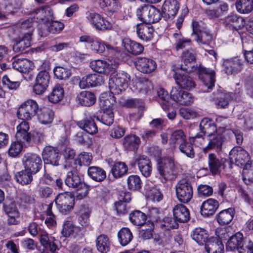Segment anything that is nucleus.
<instances>
[{
    "mask_svg": "<svg viewBox=\"0 0 253 253\" xmlns=\"http://www.w3.org/2000/svg\"><path fill=\"white\" fill-rule=\"evenodd\" d=\"M17 27L20 32L25 33L22 39L17 41L13 46L14 52H18L30 46L31 37L34 31V22L32 19H28L19 23Z\"/></svg>",
    "mask_w": 253,
    "mask_h": 253,
    "instance_id": "nucleus-1",
    "label": "nucleus"
},
{
    "mask_svg": "<svg viewBox=\"0 0 253 253\" xmlns=\"http://www.w3.org/2000/svg\"><path fill=\"white\" fill-rule=\"evenodd\" d=\"M196 61L195 54L191 51L186 50L183 52L181 55V62L180 68L182 70L187 73H192L197 71L199 79L205 84L206 71L204 67L194 65Z\"/></svg>",
    "mask_w": 253,
    "mask_h": 253,
    "instance_id": "nucleus-2",
    "label": "nucleus"
},
{
    "mask_svg": "<svg viewBox=\"0 0 253 253\" xmlns=\"http://www.w3.org/2000/svg\"><path fill=\"white\" fill-rule=\"evenodd\" d=\"M130 76L126 72H112L109 80V88L111 93L118 94L128 86Z\"/></svg>",
    "mask_w": 253,
    "mask_h": 253,
    "instance_id": "nucleus-3",
    "label": "nucleus"
},
{
    "mask_svg": "<svg viewBox=\"0 0 253 253\" xmlns=\"http://www.w3.org/2000/svg\"><path fill=\"white\" fill-rule=\"evenodd\" d=\"M158 173L156 176L163 183L170 179L175 171V166L173 159L171 157H165L158 161L157 165Z\"/></svg>",
    "mask_w": 253,
    "mask_h": 253,
    "instance_id": "nucleus-4",
    "label": "nucleus"
},
{
    "mask_svg": "<svg viewBox=\"0 0 253 253\" xmlns=\"http://www.w3.org/2000/svg\"><path fill=\"white\" fill-rule=\"evenodd\" d=\"M39 109L37 102L33 99H29L23 102L18 108L17 115L19 119L29 121L32 119Z\"/></svg>",
    "mask_w": 253,
    "mask_h": 253,
    "instance_id": "nucleus-5",
    "label": "nucleus"
},
{
    "mask_svg": "<svg viewBox=\"0 0 253 253\" xmlns=\"http://www.w3.org/2000/svg\"><path fill=\"white\" fill-rule=\"evenodd\" d=\"M242 93L239 88L236 89L235 93L229 92L222 94V89L218 86L216 91H214L210 96L211 101H215V104L217 108H226L228 107L230 100L233 99L235 94L237 96H240Z\"/></svg>",
    "mask_w": 253,
    "mask_h": 253,
    "instance_id": "nucleus-6",
    "label": "nucleus"
},
{
    "mask_svg": "<svg viewBox=\"0 0 253 253\" xmlns=\"http://www.w3.org/2000/svg\"><path fill=\"white\" fill-rule=\"evenodd\" d=\"M54 201L59 211L63 214H68L74 206V198L69 192L59 193Z\"/></svg>",
    "mask_w": 253,
    "mask_h": 253,
    "instance_id": "nucleus-7",
    "label": "nucleus"
},
{
    "mask_svg": "<svg viewBox=\"0 0 253 253\" xmlns=\"http://www.w3.org/2000/svg\"><path fill=\"white\" fill-rule=\"evenodd\" d=\"M176 194L178 200L182 203H188L192 198L193 188L191 183L185 179H181L175 187Z\"/></svg>",
    "mask_w": 253,
    "mask_h": 253,
    "instance_id": "nucleus-8",
    "label": "nucleus"
},
{
    "mask_svg": "<svg viewBox=\"0 0 253 253\" xmlns=\"http://www.w3.org/2000/svg\"><path fill=\"white\" fill-rule=\"evenodd\" d=\"M170 96V98L179 105L188 106L194 100L191 93L176 86L172 88Z\"/></svg>",
    "mask_w": 253,
    "mask_h": 253,
    "instance_id": "nucleus-9",
    "label": "nucleus"
},
{
    "mask_svg": "<svg viewBox=\"0 0 253 253\" xmlns=\"http://www.w3.org/2000/svg\"><path fill=\"white\" fill-rule=\"evenodd\" d=\"M50 75L46 70H42L38 73L35 83L33 87V92L37 95L42 94L47 89L50 81Z\"/></svg>",
    "mask_w": 253,
    "mask_h": 253,
    "instance_id": "nucleus-10",
    "label": "nucleus"
},
{
    "mask_svg": "<svg viewBox=\"0 0 253 253\" xmlns=\"http://www.w3.org/2000/svg\"><path fill=\"white\" fill-rule=\"evenodd\" d=\"M230 162L235 164L238 167L244 166L246 163H249V155L248 153L241 147H234L229 153Z\"/></svg>",
    "mask_w": 253,
    "mask_h": 253,
    "instance_id": "nucleus-11",
    "label": "nucleus"
},
{
    "mask_svg": "<svg viewBox=\"0 0 253 253\" xmlns=\"http://www.w3.org/2000/svg\"><path fill=\"white\" fill-rule=\"evenodd\" d=\"M23 163L26 169L35 174L40 170L42 166L41 157L35 153L26 154L23 158Z\"/></svg>",
    "mask_w": 253,
    "mask_h": 253,
    "instance_id": "nucleus-12",
    "label": "nucleus"
},
{
    "mask_svg": "<svg viewBox=\"0 0 253 253\" xmlns=\"http://www.w3.org/2000/svg\"><path fill=\"white\" fill-rule=\"evenodd\" d=\"M207 134H208L209 141L207 149H221L223 142V138L221 135L217 134L216 127L213 123H210L207 126Z\"/></svg>",
    "mask_w": 253,
    "mask_h": 253,
    "instance_id": "nucleus-13",
    "label": "nucleus"
},
{
    "mask_svg": "<svg viewBox=\"0 0 253 253\" xmlns=\"http://www.w3.org/2000/svg\"><path fill=\"white\" fill-rule=\"evenodd\" d=\"M86 18L92 26L97 30H105L112 28V23L99 13H89L87 14Z\"/></svg>",
    "mask_w": 253,
    "mask_h": 253,
    "instance_id": "nucleus-14",
    "label": "nucleus"
},
{
    "mask_svg": "<svg viewBox=\"0 0 253 253\" xmlns=\"http://www.w3.org/2000/svg\"><path fill=\"white\" fill-rule=\"evenodd\" d=\"M224 71L227 75H235L243 69L244 61L238 57L226 59L223 62Z\"/></svg>",
    "mask_w": 253,
    "mask_h": 253,
    "instance_id": "nucleus-15",
    "label": "nucleus"
},
{
    "mask_svg": "<svg viewBox=\"0 0 253 253\" xmlns=\"http://www.w3.org/2000/svg\"><path fill=\"white\" fill-rule=\"evenodd\" d=\"M42 158L45 164L58 166L60 158L59 150L53 147L47 146L43 150Z\"/></svg>",
    "mask_w": 253,
    "mask_h": 253,
    "instance_id": "nucleus-16",
    "label": "nucleus"
},
{
    "mask_svg": "<svg viewBox=\"0 0 253 253\" xmlns=\"http://www.w3.org/2000/svg\"><path fill=\"white\" fill-rule=\"evenodd\" d=\"M135 64L137 69L144 74H150L154 72L157 67L153 59L146 57L138 58Z\"/></svg>",
    "mask_w": 253,
    "mask_h": 253,
    "instance_id": "nucleus-17",
    "label": "nucleus"
},
{
    "mask_svg": "<svg viewBox=\"0 0 253 253\" xmlns=\"http://www.w3.org/2000/svg\"><path fill=\"white\" fill-rule=\"evenodd\" d=\"M133 90L136 92L146 94L153 89L151 81L145 78H135L132 80Z\"/></svg>",
    "mask_w": 253,
    "mask_h": 253,
    "instance_id": "nucleus-18",
    "label": "nucleus"
},
{
    "mask_svg": "<svg viewBox=\"0 0 253 253\" xmlns=\"http://www.w3.org/2000/svg\"><path fill=\"white\" fill-rule=\"evenodd\" d=\"M179 9V3L177 0H165L162 5V11L166 19L173 18Z\"/></svg>",
    "mask_w": 253,
    "mask_h": 253,
    "instance_id": "nucleus-19",
    "label": "nucleus"
},
{
    "mask_svg": "<svg viewBox=\"0 0 253 253\" xmlns=\"http://www.w3.org/2000/svg\"><path fill=\"white\" fill-rule=\"evenodd\" d=\"M178 87L190 90L196 86V84L193 79L187 75L182 74L175 72L173 76Z\"/></svg>",
    "mask_w": 253,
    "mask_h": 253,
    "instance_id": "nucleus-20",
    "label": "nucleus"
},
{
    "mask_svg": "<svg viewBox=\"0 0 253 253\" xmlns=\"http://www.w3.org/2000/svg\"><path fill=\"white\" fill-rule=\"evenodd\" d=\"M118 65V63L115 61L113 63L111 61L107 62L106 61L102 60H96L90 62L91 69L100 73H107L109 71H111L112 69H116Z\"/></svg>",
    "mask_w": 253,
    "mask_h": 253,
    "instance_id": "nucleus-21",
    "label": "nucleus"
},
{
    "mask_svg": "<svg viewBox=\"0 0 253 253\" xmlns=\"http://www.w3.org/2000/svg\"><path fill=\"white\" fill-rule=\"evenodd\" d=\"M32 15L37 22L45 23L52 18L53 11L49 6H44L36 9Z\"/></svg>",
    "mask_w": 253,
    "mask_h": 253,
    "instance_id": "nucleus-22",
    "label": "nucleus"
},
{
    "mask_svg": "<svg viewBox=\"0 0 253 253\" xmlns=\"http://www.w3.org/2000/svg\"><path fill=\"white\" fill-rule=\"evenodd\" d=\"M103 83L101 76L97 74L88 75L82 78L79 82L81 88H85L90 86L93 87L101 84Z\"/></svg>",
    "mask_w": 253,
    "mask_h": 253,
    "instance_id": "nucleus-23",
    "label": "nucleus"
},
{
    "mask_svg": "<svg viewBox=\"0 0 253 253\" xmlns=\"http://www.w3.org/2000/svg\"><path fill=\"white\" fill-rule=\"evenodd\" d=\"M17 131L15 134L16 140L22 142H29L31 139V135L29 130V125L28 122L23 121L16 127Z\"/></svg>",
    "mask_w": 253,
    "mask_h": 253,
    "instance_id": "nucleus-24",
    "label": "nucleus"
},
{
    "mask_svg": "<svg viewBox=\"0 0 253 253\" xmlns=\"http://www.w3.org/2000/svg\"><path fill=\"white\" fill-rule=\"evenodd\" d=\"M204 23L200 21H193L192 35L194 37V40L199 44L203 45L205 44L204 35L205 34Z\"/></svg>",
    "mask_w": 253,
    "mask_h": 253,
    "instance_id": "nucleus-25",
    "label": "nucleus"
},
{
    "mask_svg": "<svg viewBox=\"0 0 253 253\" xmlns=\"http://www.w3.org/2000/svg\"><path fill=\"white\" fill-rule=\"evenodd\" d=\"M223 244L218 237H211L207 239V253H223Z\"/></svg>",
    "mask_w": 253,
    "mask_h": 253,
    "instance_id": "nucleus-26",
    "label": "nucleus"
},
{
    "mask_svg": "<svg viewBox=\"0 0 253 253\" xmlns=\"http://www.w3.org/2000/svg\"><path fill=\"white\" fill-rule=\"evenodd\" d=\"M186 140V137L184 132L181 129H177L173 131L169 138V145L171 148H175L176 145H178L179 149H181L182 151L183 144L182 143Z\"/></svg>",
    "mask_w": 253,
    "mask_h": 253,
    "instance_id": "nucleus-27",
    "label": "nucleus"
},
{
    "mask_svg": "<svg viewBox=\"0 0 253 253\" xmlns=\"http://www.w3.org/2000/svg\"><path fill=\"white\" fill-rule=\"evenodd\" d=\"M173 214L175 219L180 222H187L190 219V213L188 209L181 204H177L174 207Z\"/></svg>",
    "mask_w": 253,
    "mask_h": 253,
    "instance_id": "nucleus-28",
    "label": "nucleus"
},
{
    "mask_svg": "<svg viewBox=\"0 0 253 253\" xmlns=\"http://www.w3.org/2000/svg\"><path fill=\"white\" fill-rule=\"evenodd\" d=\"M153 29L145 24H138L136 25V32L138 38L144 41H149L153 38Z\"/></svg>",
    "mask_w": 253,
    "mask_h": 253,
    "instance_id": "nucleus-29",
    "label": "nucleus"
},
{
    "mask_svg": "<svg viewBox=\"0 0 253 253\" xmlns=\"http://www.w3.org/2000/svg\"><path fill=\"white\" fill-rule=\"evenodd\" d=\"M122 45L127 52L133 55H138L144 49L142 44L129 39H124L122 41Z\"/></svg>",
    "mask_w": 253,
    "mask_h": 253,
    "instance_id": "nucleus-30",
    "label": "nucleus"
},
{
    "mask_svg": "<svg viewBox=\"0 0 253 253\" xmlns=\"http://www.w3.org/2000/svg\"><path fill=\"white\" fill-rule=\"evenodd\" d=\"M244 240L242 234L238 232L230 237L228 240L226 249L228 251H237L238 252L240 247L242 245V242Z\"/></svg>",
    "mask_w": 253,
    "mask_h": 253,
    "instance_id": "nucleus-31",
    "label": "nucleus"
},
{
    "mask_svg": "<svg viewBox=\"0 0 253 253\" xmlns=\"http://www.w3.org/2000/svg\"><path fill=\"white\" fill-rule=\"evenodd\" d=\"M65 182L68 186L73 188H79L82 186V184H85L83 182V180L78 172L73 171H69L67 173Z\"/></svg>",
    "mask_w": 253,
    "mask_h": 253,
    "instance_id": "nucleus-32",
    "label": "nucleus"
},
{
    "mask_svg": "<svg viewBox=\"0 0 253 253\" xmlns=\"http://www.w3.org/2000/svg\"><path fill=\"white\" fill-rule=\"evenodd\" d=\"M78 103L82 106H90L96 101L95 95L88 91H82L77 96Z\"/></svg>",
    "mask_w": 253,
    "mask_h": 253,
    "instance_id": "nucleus-33",
    "label": "nucleus"
},
{
    "mask_svg": "<svg viewBox=\"0 0 253 253\" xmlns=\"http://www.w3.org/2000/svg\"><path fill=\"white\" fill-rule=\"evenodd\" d=\"M33 67L32 62L25 58L15 59L12 62V67L22 73H29Z\"/></svg>",
    "mask_w": 253,
    "mask_h": 253,
    "instance_id": "nucleus-34",
    "label": "nucleus"
},
{
    "mask_svg": "<svg viewBox=\"0 0 253 253\" xmlns=\"http://www.w3.org/2000/svg\"><path fill=\"white\" fill-rule=\"evenodd\" d=\"M235 210L233 208H228L219 212L216 216L217 222L220 225H225L229 224L233 219Z\"/></svg>",
    "mask_w": 253,
    "mask_h": 253,
    "instance_id": "nucleus-35",
    "label": "nucleus"
},
{
    "mask_svg": "<svg viewBox=\"0 0 253 253\" xmlns=\"http://www.w3.org/2000/svg\"><path fill=\"white\" fill-rule=\"evenodd\" d=\"M97 249L100 253H107L110 249L111 242L107 235L101 234L96 240Z\"/></svg>",
    "mask_w": 253,
    "mask_h": 253,
    "instance_id": "nucleus-36",
    "label": "nucleus"
},
{
    "mask_svg": "<svg viewBox=\"0 0 253 253\" xmlns=\"http://www.w3.org/2000/svg\"><path fill=\"white\" fill-rule=\"evenodd\" d=\"M116 101L115 97L108 95L107 93H102L99 98V105L101 110H113Z\"/></svg>",
    "mask_w": 253,
    "mask_h": 253,
    "instance_id": "nucleus-37",
    "label": "nucleus"
},
{
    "mask_svg": "<svg viewBox=\"0 0 253 253\" xmlns=\"http://www.w3.org/2000/svg\"><path fill=\"white\" fill-rule=\"evenodd\" d=\"M64 96V90L63 87L60 84H56L48 95V99L51 103H57L62 100Z\"/></svg>",
    "mask_w": 253,
    "mask_h": 253,
    "instance_id": "nucleus-38",
    "label": "nucleus"
},
{
    "mask_svg": "<svg viewBox=\"0 0 253 253\" xmlns=\"http://www.w3.org/2000/svg\"><path fill=\"white\" fill-rule=\"evenodd\" d=\"M39 236L40 242L45 249L50 250H56L57 246L53 242V238H50L45 231L39 229Z\"/></svg>",
    "mask_w": 253,
    "mask_h": 253,
    "instance_id": "nucleus-39",
    "label": "nucleus"
},
{
    "mask_svg": "<svg viewBox=\"0 0 253 253\" xmlns=\"http://www.w3.org/2000/svg\"><path fill=\"white\" fill-rule=\"evenodd\" d=\"M54 117V112L52 110L46 108L42 109L38 115L39 121L43 125L51 123Z\"/></svg>",
    "mask_w": 253,
    "mask_h": 253,
    "instance_id": "nucleus-40",
    "label": "nucleus"
},
{
    "mask_svg": "<svg viewBox=\"0 0 253 253\" xmlns=\"http://www.w3.org/2000/svg\"><path fill=\"white\" fill-rule=\"evenodd\" d=\"M140 138L135 135L126 136L123 140V145L127 149L136 151L140 143Z\"/></svg>",
    "mask_w": 253,
    "mask_h": 253,
    "instance_id": "nucleus-41",
    "label": "nucleus"
},
{
    "mask_svg": "<svg viewBox=\"0 0 253 253\" xmlns=\"http://www.w3.org/2000/svg\"><path fill=\"white\" fill-rule=\"evenodd\" d=\"M78 126L87 133L93 134L97 132V127L94 121L90 119L81 120L78 123Z\"/></svg>",
    "mask_w": 253,
    "mask_h": 253,
    "instance_id": "nucleus-42",
    "label": "nucleus"
},
{
    "mask_svg": "<svg viewBox=\"0 0 253 253\" xmlns=\"http://www.w3.org/2000/svg\"><path fill=\"white\" fill-rule=\"evenodd\" d=\"M235 6L240 13L248 14L253 9V0H237Z\"/></svg>",
    "mask_w": 253,
    "mask_h": 253,
    "instance_id": "nucleus-43",
    "label": "nucleus"
},
{
    "mask_svg": "<svg viewBox=\"0 0 253 253\" xmlns=\"http://www.w3.org/2000/svg\"><path fill=\"white\" fill-rule=\"evenodd\" d=\"M80 231L79 227L73 224L72 221L70 220L65 221L63 224V228L61 233L64 237H68L71 235L76 237L78 232Z\"/></svg>",
    "mask_w": 253,
    "mask_h": 253,
    "instance_id": "nucleus-44",
    "label": "nucleus"
},
{
    "mask_svg": "<svg viewBox=\"0 0 253 253\" xmlns=\"http://www.w3.org/2000/svg\"><path fill=\"white\" fill-rule=\"evenodd\" d=\"M88 175L93 180L97 182L103 181L106 177L105 170L97 167H90L88 169Z\"/></svg>",
    "mask_w": 253,
    "mask_h": 253,
    "instance_id": "nucleus-45",
    "label": "nucleus"
},
{
    "mask_svg": "<svg viewBox=\"0 0 253 253\" xmlns=\"http://www.w3.org/2000/svg\"><path fill=\"white\" fill-rule=\"evenodd\" d=\"M208 164L210 171L212 175L219 173L221 162L214 154L211 153L209 155Z\"/></svg>",
    "mask_w": 253,
    "mask_h": 253,
    "instance_id": "nucleus-46",
    "label": "nucleus"
},
{
    "mask_svg": "<svg viewBox=\"0 0 253 253\" xmlns=\"http://www.w3.org/2000/svg\"><path fill=\"white\" fill-rule=\"evenodd\" d=\"M34 174L25 169L24 170L17 172L15 176V178L16 181L19 184L22 185H27L30 183L32 181V175Z\"/></svg>",
    "mask_w": 253,
    "mask_h": 253,
    "instance_id": "nucleus-47",
    "label": "nucleus"
},
{
    "mask_svg": "<svg viewBox=\"0 0 253 253\" xmlns=\"http://www.w3.org/2000/svg\"><path fill=\"white\" fill-rule=\"evenodd\" d=\"M225 23L226 25H230L236 30L241 29L244 25L243 19L236 14H232L225 19Z\"/></svg>",
    "mask_w": 253,
    "mask_h": 253,
    "instance_id": "nucleus-48",
    "label": "nucleus"
},
{
    "mask_svg": "<svg viewBox=\"0 0 253 253\" xmlns=\"http://www.w3.org/2000/svg\"><path fill=\"white\" fill-rule=\"evenodd\" d=\"M118 237L120 244L123 246L127 245L133 238L131 232L126 227L123 228L119 231Z\"/></svg>",
    "mask_w": 253,
    "mask_h": 253,
    "instance_id": "nucleus-49",
    "label": "nucleus"
},
{
    "mask_svg": "<svg viewBox=\"0 0 253 253\" xmlns=\"http://www.w3.org/2000/svg\"><path fill=\"white\" fill-rule=\"evenodd\" d=\"M129 217L131 222L137 226L143 225L146 220L145 214L140 211H135L130 213Z\"/></svg>",
    "mask_w": 253,
    "mask_h": 253,
    "instance_id": "nucleus-50",
    "label": "nucleus"
},
{
    "mask_svg": "<svg viewBox=\"0 0 253 253\" xmlns=\"http://www.w3.org/2000/svg\"><path fill=\"white\" fill-rule=\"evenodd\" d=\"M172 40L174 42L175 48L177 50L184 48L190 42V39L183 37L180 32L173 34Z\"/></svg>",
    "mask_w": 253,
    "mask_h": 253,
    "instance_id": "nucleus-51",
    "label": "nucleus"
},
{
    "mask_svg": "<svg viewBox=\"0 0 253 253\" xmlns=\"http://www.w3.org/2000/svg\"><path fill=\"white\" fill-rule=\"evenodd\" d=\"M243 179L247 184L253 182V161L247 163L243 170Z\"/></svg>",
    "mask_w": 253,
    "mask_h": 253,
    "instance_id": "nucleus-52",
    "label": "nucleus"
},
{
    "mask_svg": "<svg viewBox=\"0 0 253 253\" xmlns=\"http://www.w3.org/2000/svg\"><path fill=\"white\" fill-rule=\"evenodd\" d=\"M160 11L153 5H150L146 23H154L158 22L161 18Z\"/></svg>",
    "mask_w": 253,
    "mask_h": 253,
    "instance_id": "nucleus-53",
    "label": "nucleus"
},
{
    "mask_svg": "<svg viewBox=\"0 0 253 253\" xmlns=\"http://www.w3.org/2000/svg\"><path fill=\"white\" fill-rule=\"evenodd\" d=\"M191 237L199 245L206 244V231L204 229L200 227L195 228L191 233Z\"/></svg>",
    "mask_w": 253,
    "mask_h": 253,
    "instance_id": "nucleus-54",
    "label": "nucleus"
},
{
    "mask_svg": "<svg viewBox=\"0 0 253 253\" xmlns=\"http://www.w3.org/2000/svg\"><path fill=\"white\" fill-rule=\"evenodd\" d=\"M127 171L126 165L122 162L115 163L111 169V173L115 178H119L125 174Z\"/></svg>",
    "mask_w": 253,
    "mask_h": 253,
    "instance_id": "nucleus-55",
    "label": "nucleus"
},
{
    "mask_svg": "<svg viewBox=\"0 0 253 253\" xmlns=\"http://www.w3.org/2000/svg\"><path fill=\"white\" fill-rule=\"evenodd\" d=\"M23 142L18 140L12 142L8 148V155L11 157H15L18 156L23 149Z\"/></svg>",
    "mask_w": 253,
    "mask_h": 253,
    "instance_id": "nucleus-56",
    "label": "nucleus"
},
{
    "mask_svg": "<svg viewBox=\"0 0 253 253\" xmlns=\"http://www.w3.org/2000/svg\"><path fill=\"white\" fill-rule=\"evenodd\" d=\"M112 109L101 110V117L97 116V119L106 125H111L114 120V113Z\"/></svg>",
    "mask_w": 253,
    "mask_h": 253,
    "instance_id": "nucleus-57",
    "label": "nucleus"
},
{
    "mask_svg": "<svg viewBox=\"0 0 253 253\" xmlns=\"http://www.w3.org/2000/svg\"><path fill=\"white\" fill-rule=\"evenodd\" d=\"M148 198L154 202H160L163 199V195L159 189L156 187L145 188Z\"/></svg>",
    "mask_w": 253,
    "mask_h": 253,
    "instance_id": "nucleus-58",
    "label": "nucleus"
},
{
    "mask_svg": "<svg viewBox=\"0 0 253 253\" xmlns=\"http://www.w3.org/2000/svg\"><path fill=\"white\" fill-rule=\"evenodd\" d=\"M157 92L160 99L159 102L163 110H167L170 106L168 92L163 88H159Z\"/></svg>",
    "mask_w": 253,
    "mask_h": 253,
    "instance_id": "nucleus-59",
    "label": "nucleus"
},
{
    "mask_svg": "<svg viewBox=\"0 0 253 253\" xmlns=\"http://www.w3.org/2000/svg\"><path fill=\"white\" fill-rule=\"evenodd\" d=\"M215 81V72L213 70L207 69V92L212 90Z\"/></svg>",
    "mask_w": 253,
    "mask_h": 253,
    "instance_id": "nucleus-60",
    "label": "nucleus"
},
{
    "mask_svg": "<svg viewBox=\"0 0 253 253\" xmlns=\"http://www.w3.org/2000/svg\"><path fill=\"white\" fill-rule=\"evenodd\" d=\"M128 188L132 190H137L141 186V181L140 177L136 175L129 176L127 179Z\"/></svg>",
    "mask_w": 253,
    "mask_h": 253,
    "instance_id": "nucleus-61",
    "label": "nucleus"
},
{
    "mask_svg": "<svg viewBox=\"0 0 253 253\" xmlns=\"http://www.w3.org/2000/svg\"><path fill=\"white\" fill-rule=\"evenodd\" d=\"M64 24L58 21H51L48 26V31L53 34L60 33L64 29Z\"/></svg>",
    "mask_w": 253,
    "mask_h": 253,
    "instance_id": "nucleus-62",
    "label": "nucleus"
},
{
    "mask_svg": "<svg viewBox=\"0 0 253 253\" xmlns=\"http://www.w3.org/2000/svg\"><path fill=\"white\" fill-rule=\"evenodd\" d=\"M219 207L218 202L213 199L207 200V216L212 215Z\"/></svg>",
    "mask_w": 253,
    "mask_h": 253,
    "instance_id": "nucleus-63",
    "label": "nucleus"
},
{
    "mask_svg": "<svg viewBox=\"0 0 253 253\" xmlns=\"http://www.w3.org/2000/svg\"><path fill=\"white\" fill-rule=\"evenodd\" d=\"M239 253H253V243L250 239H244L239 248Z\"/></svg>",
    "mask_w": 253,
    "mask_h": 253,
    "instance_id": "nucleus-64",
    "label": "nucleus"
}]
</instances>
